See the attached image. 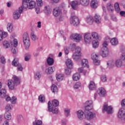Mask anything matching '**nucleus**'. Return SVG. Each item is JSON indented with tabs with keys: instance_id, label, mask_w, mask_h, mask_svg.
<instances>
[{
	"instance_id": "aec40b11",
	"label": "nucleus",
	"mask_w": 125,
	"mask_h": 125,
	"mask_svg": "<svg viewBox=\"0 0 125 125\" xmlns=\"http://www.w3.org/2000/svg\"><path fill=\"white\" fill-rule=\"evenodd\" d=\"M88 87L90 90H94V89L96 88V85L94 82L90 81L89 83Z\"/></svg>"
},
{
	"instance_id": "37998d69",
	"label": "nucleus",
	"mask_w": 125,
	"mask_h": 125,
	"mask_svg": "<svg viewBox=\"0 0 125 125\" xmlns=\"http://www.w3.org/2000/svg\"><path fill=\"white\" fill-rule=\"evenodd\" d=\"M92 45L94 48H96L98 47V45H99V43L98 42V41L97 40L93 41L92 42Z\"/></svg>"
},
{
	"instance_id": "ea45409f",
	"label": "nucleus",
	"mask_w": 125,
	"mask_h": 125,
	"mask_svg": "<svg viewBox=\"0 0 125 125\" xmlns=\"http://www.w3.org/2000/svg\"><path fill=\"white\" fill-rule=\"evenodd\" d=\"M39 100L41 103H43L45 102V97L43 95H41L39 96Z\"/></svg>"
},
{
	"instance_id": "f257e3e1",
	"label": "nucleus",
	"mask_w": 125,
	"mask_h": 125,
	"mask_svg": "<svg viewBox=\"0 0 125 125\" xmlns=\"http://www.w3.org/2000/svg\"><path fill=\"white\" fill-rule=\"evenodd\" d=\"M86 104L87 105L85 107L86 111V114H85V117L87 120H91L94 118L95 114H94L93 113L89 111L93 108V104L92 101L90 100L86 102Z\"/></svg>"
},
{
	"instance_id": "49530a36",
	"label": "nucleus",
	"mask_w": 125,
	"mask_h": 125,
	"mask_svg": "<svg viewBox=\"0 0 125 125\" xmlns=\"http://www.w3.org/2000/svg\"><path fill=\"white\" fill-rule=\"evenodd\" d=\"M52 105L54 106V107H57L59 105V102L57 100H54L52 101Z\"/></svg>"
},
{
	"instance_id": "4d7b16f0",
	"label": "nucleus",
	"mask_w": 125,
	"mask_h": 125,
	"mask_svg": "<svg viewBox=\"0 0 125 125\" xmlns=\"http://www.w3.org/2000/svg\"><path fill=\"white\" fill-rule=\"evenodd\" d=\"M31 38L32 41H36L38 40V37H37V36H36V35H35L34 33L31 34Z\"/></svg>"
},
{
	"instance_id": "6ab92c4d",
	"label": "nucleus",
	"mask_w": 125,
	"mask_h": 125,
	"mask_svg": "<svg viewBox=\"0 0 125 125\" xmlns=\"http://www.w3.org/2000/svg\"><path fill=\"white\" fill-rule=\"evenodd\" d=\"M78 118L80 120H83L84 117V113H83V110H79L77 112Z\"/></svg>"
},
{
	"instance_id": "9b49d317",
	"label": "nucleus",
	"mask_w": 125,
	"mask_h": 125,
	"mask_svg": "<svg viewBox=\"0 0 125 125\" xmlns=\"http://www.w3.org/2000/svg\"><path fill=\"white\" fill-rule=\"evenodd\" d=\"M7 85L9 89H10L11 90H13L14 87L16 86V85H15L13 81L11 80H9L8 81Z\"/></svg>"
},
{
	"instance_id": "58836bf2",
	"label": "nucleus",
	"mask_w": 125,
	"mask_h": 125,
	"mask_svg": "<svg viewBox=\"0 0 125 125\" xmlns=\"http://www.w3.org/2000/svg\"><path fill=\"white\" fill-rule=\"evenodd\" d=\"M114 7L115 9L116 12L119 13L120 11H121V8H120V4H119V3L116 2L114 4Z\"/></svg>"
},
{
	"instance_id": "5fc2aeb1",
	"label": "nucleus",
	"mask_w": 125,
	"mask_h": 125,
	"mask_svg": "<svg viewBox=\"0 0 125 125\" xmlns=\"http://www.w3.org/2000/svg\"><path fill=\"white\" fill-rule=\"evenodd\" d=\"M13 44L14 47H16V46L18 45V41L17 40V39H14L13 41Z\"/></svg>"
},
{
	"instance_id": "680f3d73",
	"label": "nucleus",
	"mask_w": 125,
	"mask_h": 125,
	"mask_svg": "<svg viewBox=\"0 0 125 125\" xmlns=\"http://www.w3.org/2000/svg\"><path fill=\"white\" fill-rule=\"evenodd\" d=\"M37 5L38 6H42V0H37Z\"/></svg>"
},
{
	"instance_id": "4be33fe9",
	"label": "nucleus",
	"mask_w": 125,
	"mask_h": 125,
	"mask_svg": "<svg viewBox=\"0 0 125 125\" xmlns=\"http://www.w3.org/2000/svg\"><path fill=\"white\" fill-rule=\"evenodd\" d=\"M123 116L125 117V109L124 108H121L119 110L118 112V118L121 119L123 118Z\"/></svg>"
},
{
	"instance_id": "052dcab7",
	"label": "nucleus",
	"mask_w": 125,
	"mask_h": 125,
	"mask_svg": "<svg viewBox=\"0 0 125 125\" xmlns=\"http://www.w3.org/2000/svg\"><path fill=\"white\" fill-rule=\"evenodd\" d=\"M64 52L66 55H68L69 54V49L67 47H64Z\"/></svg>"
},
{
	"instance_id": "f704fd0d",
	"label": "nucleus",
	"mask_w": 125,
	"mask_h": 125,
	"mask_svg": "<svg viewBox=\"0 0 125 125\" xmlns=\"http://www.w3.org/2000/svg\"><path fill=\"white\" fill-rule=\"evenodd\" d=\"M56 79L58 82H61L62 81H63V79H64V75L62 74L57 75Z\"/></svg>"
},
{
	"instance_id": "1a4fd4ad",
	"label": "nucleus",
	"mask_w": 125,
	"mask_h": 125,
	"mask_svg": "<svg viewBox=\"0 0 125 125\" xmlns=\"http://www.w3.org/2000/svg\"><path fill=\"white\" fill-rule=\"evenodd\" d=\"M71 39L79 42L82 40V35L78 33L73 34L71 36Z\"/></svg>"
},
{
	"instance_id": "2eb2a0df",
	"label": "nucleus",
	"mask_w": 125,
	"mask_h": 125,
	"mask_svg": "<svg viewBox=\"0 0 125 125\" xmlns=\"http://www.w3.org/2000/svg\"><path fill=\"white\" fill-rule=\"evenodd\" d=\"M97 92L100 96H105L106 94V91L104 88H99L97 91Z\"/></svg>"
},
{
	"instance_id": "f8f14e48",
	"label": "nucleus",
	"mask_w": 125,
	"mask_h": 125,
	"mask_svg": "<svg viewBox=\"0 0 125 125\" xmlns=\"http://www.w3.org/2000/svg\"><path fill=\"white\" fill-rule=\"evenodd\" d=\"M101 53L103 57H106V56H108V54H109V51L108 50V48H102Z\"/></svg>"
},
{
	"instance_id": "ddd939ff",
	"label": "nucleus",
	"mask_w": 125,
	"mask_h": 125,
	"mask_svg": "<svg viewBox=\"0 0 125 125\" xmlns=\"http://www.w3.org/2000/svg\"><path fill=\"white\" fill-rule=\"evenodd\" d=\"M53 14L55 17H57V16H59L60 14H61V10L59 9V7H57L53 9Z\"/></svg>"
},
{
	"instance_id": "6e6d98bb",
	"label": "nucleus",
	"mask_w": 125,
	"mask_h": 125,
	"mask_svg": "<svg viewBox=\"0 0 125 125\" xmlns=\"http://www.w3.org/2000/svg\"><path fill=\"white\" fill-rule=\"evenodd\" d=\"M42 122L41 120H38L36 123H33V125H42Z\"/></svg>"
},
{
	"instance_id": "cd10ccee",
	"label": "nucleus",
	"mask_w": 125,
	"mask_h": 125,
	"mask_svg": "<svg viewBox=\"0 0 125 125\" xmlns=\"http://www.w3.org/2000/svg\"><path fill=\"white\" fill-rule=\"evenodd\" d=\"M78 2L77 0H74L71 2L70 5L73 8V9L76 10L77 9V6L78 5Z\"/></svg>"
},
{
	"instance_id": "c756f323",
	"label": "nucleus",
	"mask_w": 125,
	"mask_h": 125,
	"mask_svg": "<svg viewBox=\"0 0 125 125\" xmlns=\"http://www.w3.org/2000/svg\"><path fill=\"white\" fill-rule=\"evenodd\" d=\"M36 7V1L31 0L29 3L28 8L29 9H33Z\"/></svg>"
},
{
	"instance_id": "c03bdc74",
	"label": "nucleus",
	"mask_w": 125,
	"mask_h": 125,
	"mask_svg": "<svg viewBox=\"0 0 125 125\" xmlns=\"http://www.w3.org/2000/svg\"><path fill=\"white\" fill-rule=\"evenodd\" d=\"M35 78L36 80H40L42 78L41 72L37 71L35 74Z\"/></svg>"
},
{
	"instance_id": "864d4df0",
	"label": "nucleus",
	"mask_w": 125,
	"mask_h": 125,
	"mask_svg": "<svg viewBox=\"0 0 125 125\" xmlns=\"http://www.w3.org/2000/svg\"><path fill=\"white\" fill-rule=\"evenodd\" d=\"M17 100V98L16 97L13 96L12 98L11 99V102L12 104H15L16 103V101Z\"/></svg>"
},
{
	"instance_id": "bf43d9fd",
	"label": "nucleus",
	"mask_w": 125,
	"mask_h": 125,
	"mask_svg": "<svg viewBox=\"0 0 125 125\" xmlns=\"http://www.w3.org/2000/svg\"><path fill=\"white\" fill-rule=\"evenodd\" d=\"M12 108V105L10 104L7 105L5 107V109L7 111V112H8V111H10V110H11Z\"/></svg>"
},
{
	"instance_id": "0e129e2a",
	"label": "nucleus",
	"mask_w": 125,
	"mask_h": 125,
	"mask_svg": "<svg viewBox=\"0 0 125 125\" xmlns=\"http://www.w3.org/2000/svg\"><path fill=\"white\" fill-rule=\"evenodd\" d=\"M31 58V55H27L25 57V61H29Z\"/></svg>"
},
{
	"instance_id": "338daca9",
	"label": "nucleus",
	"mask_w": 125,
	"mask_h": 125,
	"mask_svg": "<svg viewBox=\"0 0 125 125\" xmlns=\"http://www.w3.org/2000/svg\"><path fill=\"white\" fill-rule=\"evenodd\" d=\"M0 60L2 64H4L5 63V59L4 58V57H1Z\"/></svg>"
},
{
	"instance_id": "a19ab883",
	"label": "nucleus",
	"mask_w": 125,
	"mask_h": 125,
	"mask_svg": "<svg viewBox=\"0 0 125 125\" xmlns=\"http://www.w3.org/2000/svg\"><path fill=\"white\" fill-rule=\"evenodd\" d=\"M22 7H23V8H24L25 9H26V8H28V7H29V6L28 5V1H27V0H23Z\"/></svg>"
},
{
	"instance_id": "a878e982",
	"label": "nucleus",
	"mask_w": 125,
	"mask_h": 125,
	"mask_svg": "<svg viewBox=\"0 0 125 125\" xmlns=\"http://www.w3.org/2000/svg\"><path fill=\"white\" fill-rule=\"evenodd\" d=\"M72 78L73 81L77 82V81H79L80 79H81V74H80L79 73H75L73 74Z\"/></svg>"
},
{
	"instance_id": "a211bd4d",
	"label": "nucleus",
	"mask_w": 125,
	"mask_h": 125,
	"mask_svg": "<svg viewBox=\"0 0 125 125\" xmlns=\"http://www.w3.org/2000/svg\"><path fill=\"white\" fill-rule=\"evenodd\" d=\"M90 5L92 8H97L98 6V1H97V0H92Z\"/></svg>"
},
{
	"instance_id": "72a5a7b5",
	"label": "nucleus",
	"mask_w": 125,
	"mask_h": 125,
	"mask_svg": "<svg viewBox=\"0 0 125 125\" xmlns=\"http://www.w3.org/2000/svg\"><path fill=\"white\" fill-rule=\"evenodd\" d=\"M0 96L1 98H4L6 96V90L4 89H2L0 91Z\"/></svg>"
},
{
	"instance_id": "423d86ee",
	"label": "nucleus",
	"mask_w": 125,
	"mask_h": 125,
	"mask_svg": "<svg viewBox=\"0 0 125 125\" xmlns=\"http://www.w3.org/2000/svg\"><path fill=\"white\" fill-rule=\"evenodd\" d=\"M103 112L105 113L106 112L107 114L113 113V107L112 106H108V104H104L103 107Z\"/></svg>"
},
{
	"instance_id": "2f4dec72",
	"label": "nucleus",
	"mask_w": 125,
	"mask_h": 125,
	"mask_svg": "<svg viewBox=\"0 0 125 125\" xmlns=\"http://www.w3.org/2000/svg\"><path fill=\"white\" fill-rule=\"evenodd\" d=\"M47 63L48 65L52 66V65L54 64V60L53 58H50V57H49L47 59Z\"/></svg>"
},
{
	"instance_id": "f03ea898",
	"label": "nucleus",
	"mask_w": 125,
	"mask_h": 125,
	"mask_svg": "<svg viewBox=\"0 0 125 125\" xmlns=\"http://www.w3.org/2000/svg\"><path fill=\"white\" fill-rule=\"evenodd\" d=\"M70 23L71 25L77 27L80 24V19L76 16H71L70 18Z\"/></svg>"
},
{
	"instance_id": "9d476101",
	"label": "nucleus",
	"mask_w": 125,
	"mask_h": 125,
	"mask_svg": "<svg viewBox=\"0 0 125 125\" xmlns=\"http://www.w3.org/2000/svg\"><path fill=\"white\" fill-rule=\"evenodd\" d=\"M51 103H50V101H49L48 103V109L49 112H52L53 114H58V109L55 107L53 108V107H51Z\"/></svg>"
},
{
	"instance_id": "412c9836",
	"label": "nucleus",
	"mask_w": 125,
	"mask_h": 125,
	"mask_svg": "<svg viewBox=\"0 0 125 125\" xmlns=\"http://www.w3.org/2000/svg\"><path fill=\"white\" fill-rule=\"evenodd\" d=\"M95 21L97 24H100L101 23L102 19L101 17L99 16V15L95 14L94 17Z\"/></svg>"
},
{
	"instance_id": "774afa93",
	"label": "nucleus",
	"mask_w": 125,
	"mask_h": 125,
	"mask_svg": "<svg viewBox=\"0 0 125 125\" xmlns=\"http://www.w3.org/2000/svg\"><path fill=\"white\" fill-rule=\"evenodd\" d=\"M101 80L102 81V82H106V81H107V78H106V76H103L101 77Z\"/></svg>"
},
{
	"instance_id": "de8ad7c7",
	"label": "nucleus",
	"mask_w": 125,
	"mask_h": 125,
	"mask_svg": "<svg viewBox=\"0 0 125 125\" xmlns=\"http://www.w3.org/2000/svg\"><path fill=\"white\" fill-rule=\"evenodd\" d=\"M3 45L5 47V48H8L10 46V44L7 41H4L3 42Z\"/></svg>"
},
{
	"instance_id": "7ed1b4c3",
	"label": "nucleus",
	"mask_w": 125,
	"mask_h": 125,
	"mask_svg": "<svg viewBox=\"0 0 125 125\" xmlns=\"http://www.w3.org/2000/svg\"><path fill=\"white\" fill-rule=\"evenodd\" d=\"M23 42L26 48L30 47V37L28 33H24L23 35Z\"/></svg>"
},
{
	"instance_id": "4468645a",
	"label": "nucleus",
	"mask_w": 125,
	"mask_h": 125,
	"mask_svg": "<svg viewBox=\"0 0 125 125\" xmlns=\"http://www.w3.org/2000/svg\"><path fill=\"white\" fill-rule=\"evenodd\" d=\"M84 42L87 43L90 42L91 41V35L89 33H85L84 36Z\"/></svg>"
},
{
	"instance_id": "473e14b6",
	"label": "nucleus",
	"mask_w": 125,
	"mask_h": 125,
	"mask_svg": "<svg viewBox=\"0 0 125 125\" xmlns=\"http://www.w3.org/2000/svg\"><path fill=\"white\" fill-rule=\"evenodd\" d=\"M110 43L112 45H117L119 43V41L117 38H114L110 40Z\"/></svg>"
},
{
	"instance_id": "69168bd1",
	"label": "nucleus",
	"mask_w": 125,
	"mask_h": 125,
	"mask_svg": "<svg viewBox=\"0 0 125 125\" xmlns=\"http://www.w3.org/2000/svg\"><path fill=\"white\" fill-rule=\"evenodd\" d=\"M108 46V43H107V42H104L103 43V47L102 48H105V47H107Z\"/></svg>"
},
{
	"instance_id": "c9c22d12",
	"label": "nucleus",
	"mask_w": 125,
	"mask_h": 125,
	"mask_svg": "<svg viewBox=\"0 0 125 125\" xmlns=\"http://www.w3.org/2000/svg\"><path fill=\"white\" fill-rule=\"evenodd\" d=\"M51 89L53 93H56L57 92H58V88H57V86L55 84L52 85Z\"/></svg>"
},
{
	"instance_id": "3c124183",
	"label": "nucleus",
	"mask_w": 125,
	"mask_h": 125,
	"mask_svg": "<svg viewBox=\"0 0 125 125\" xmlns=\"http://www.w3.org/2000/svg\"><path fill=\"white\" fill-rule=\"evenodd\" d=\"M70 109L69 108L64 109V114L66 117H68L70 115Z\"/></svg>"
},
{
	"instance_id": "6e6552de",
	"label": "nucleus",
	"mask_w": 125,
	"mask_h": 125,
	"mask_svg": "<svg viewBox=\"0 0 125 125\" xmlns=\"http://www.w3.org/2000/svg\"><path fill=\"white\" fill-rule=\"evenodd\" d=\"M22 12H23V7H22V6H21L19 7V10H17L15 12H14L13 14L14 19H19L20 15Z\"/></svg>"
},
{
	"instance_id": "a18cd8bd",
	"label": "nucleus",
	"mask_w": 125,
	"mask_h": 125,
	"mask_svg": "<svg viewBox=\"0 0 125 125\" xmlns=\"http://www.w3.org/2000/svg\"><path fill=\"white\" fill-rule=\"evenodd\" d=\"M13 28V27L12 26V24H11V23H8L7 29L9 33H11V32H12Z\"/></svg>"
},
{
	"instance_id": "f3484780",
	"label": "nucleus",
	"mask_w": 125,
	"mask_h": 125,
	"mask_svg": "<svg viewBox=\"0 0 125 125\" xmlns=\"http://www.w3.org/2000/svg\"><path fill=\"white\" fill-rule=\"evenodd\" d=\"M13 82L16 86L18 85V84H20V79L16 75L13 76Z\"/></svg>"
},
{
	"instance_id": "e433bc0d",
	"label": "nucleus",
	"mask_w": 125,
	"mask_h": 125,
	"mask_svg": "<svg viewBox=\"0 0 125 125\" xmlns=\"http://www.w3.org/2000/svg\"><path fill=\"white\" fill-rule=\"evenodd\" d=\"M115 63H116V66L118 68H120V67H122V66L123 65V62H122V60L121 59H118L116 60Z\"/></svg>"
},
{
	"instance_id": "20e7f679",
	"label": "nucleus",
	"mask_w": 125,
	"mask_h": 125,
	"mask_svg": "<svg viewBox=\"0 0 125 125\" xmlns=\"http://www.w3.org/2000/svg\"><path fill=\"white\" fill-rule=\"evenodd\" d=\"M81 49L80 47H77L75 49V52L73 55V59L74 60H79L82 56L81 53Z\"/></svg>"
},
{
	"instance_id": "09e8293b",
	"label": "nucleus",
	"mask_w": 125,
	"mask_h": 125,
	"mask_svg": "<svg viewBox=\"0 0 125 125\" xmlns=\"http://www.w3.org/2000/svg\"><path fill=\"white\" fill-rule=\"evenodd\" d=\"M92 37L93 38V39H95L96 40H97L99 39V37L98 36V34L96 32H93L92 33Z\"/></svg>"
},
{
	"instance_id": "393cba45",
	"label": "nucleus",
	"mask_w": 125,
	"mask_h": 125,
	"mask_svg": "<svg viewBox=\"0 0 125 125\" xmlns=\"http://www.w3.org/2000/svg\"><path fill=\"white\" fill-rule=\"evenodd\" d=\"M82 66L83 67H87V68H89V65H88V61L85 59L82 60Z\"/></svg>"
},
{
	"instance_id": "79ce46f5",
	"label": "nucleus",
	"mask_w": 125,
	"mask_h": 125,
	"mask_svg": "<svg viewBox=\"0 0 125 125\" xmlns=\"http://www.w3.org/2000/svg\"><path fill=\"white\" fill-rule=\"evenodd\" d=\"M107 8L108 11H112L114 10V7L113 6V5L110 3L107 4Z\"/></svg>"
},
{
	"instance_id": "0eeeda50",
	"label": "nucleus",
	"mask_w": 125,
	"mask_h": 125,
	"mask_svg": "<svg viewBox=\"0 0 125 125\" xmlns=\"http://www.w3.org/2000/svg\"><path fill=\"white\" fill-rule=\"evenodd\" d=\"M13 66L17 67L18 71H23V67L21 64L18 62V58H15L12 62Z\"/></svg>"
},
{
	"instance_id": "8fccbe9b",
	"label": "nucleus",
	"mask_w": 125,
	"mask_h": 125,
	"mask_svg": "<svg viewBox=\"0 0 125 125\" xmlns=\"http://www.w3.org/2000/svg\"><path fill=\"white\" fill-rule=\"evenodd\" d=\"M71 70H72V68H69L68 67L67 68L65 69V74L67 75H71Z\"/></svg>"
},
{
	"instance_id": "5701e85b",
	"label": "nucleus",
	"mask_w": 125,
	"mask_h": 125,
	"mask_svg": "<svg viewBox=\"0 0 125 125\" xmlns=\"http://www.w3.org/2000/svg\"><path fill=\"white\" fill-rule=\"evenodd\" d=\"M8 36L7 32H2L0 30V41H2V39H5L7 38Z\"/></svg>"
},
{
	"instance_id": "13d9d810",
	"label": "nucleus",
	"mask_w": 125,
	"mask_h": 125,
	"mask_svg": "<svg viewBox=\"0 0 125 125\" xmlns=\"http://www.w3.org/2000/svg\"><path fill=\"white\" fill-rule=\"evenodd\" d=\"M107 65H109L110 66L111 68H113V67L115 65V62H113L112 61H109L108 62H107Z\"/></svg>"
},
{
	"instance_id": "bb28decb",
	"label": "nucleus",
	"mask_w": 125,
	"mask_h": 125,
	"mask_svg": "<svg viewBox=\"0 0 125 125\" xmlns=\"http://www.w3.org/2000/svg\"><path fill=\"white\" fill-rule=\"evenodd\" d=\"M80 3L83 6H87L89 4V0H80Z\"/></svg>"
},
{
	"instance_id": "7c9ffc66",
	"label": "nucleus",
	"mask_w": 125,
	"mask_h": 125,
	"mask_svg": "<svg viewBox=\"0 0 125 125\" xmlns=\"http://www.w3.org/2000/svg\"><path fill=\"white\" fill-rule=\"evenodd\" d=\"M55 71V67L54 66H52L48 68V69L46 70V73L47 74L50 75L51 74H52V73H53V72Z\"/></svg>"
},
{
	"instance_id": "4c0bfd02",
	"label": "nucleus",
	"mask_w": 125,
	"mask_h": 125,
	"mask_svg": "<svg viewBox=\"0 0 125 125\" xmlns=\"http://www.w3.org/2000/svg\"><path fill=\"white\" fill-rule=\"evenodd\" d=\"M4 118L6 120H11V114L7 111L4 114Z\"/></svg>"
},
{
	"instance_id": "e2e57ef3",
	"label": "nucleus",
	"mask_w": 125,
	"mask_h": 125,
	"mask_svg": "<svg viewBox=\"0 0 125 125\" xmlns=\"http://www.w3.org/2000/svg\"><path fill=\"white\" fill-rule=\"evenodd\" d=\"M60 1V0H51V3L54 4L55 3H58Z\"/></svg>"
},
{
	"instance_id": "39448f33",
	"label": "nucleus",
	"mask_w": 125,
	"mask_h": 125,
	"mask_svg": "<svg viewBox=\"0 0 125 125\" xmlns=\"http://www.w3.org/2000/svg\"><path fill=\"white\" fill-rule=\"evenodd\" d=\"M91 58L93 61V63L95 65L97 66L100 65V60H99V57L95 53H93L91 55Z\"/></svg>"
},
{
	"instance_id": "b1692460",
	"label": "nucleus",
	"mask_w": 125,
	"mask_h": 125,
	"mask_svg": "<svg viewBox=\"0 0 125 125\" xmlns=\"http://www.w3.org/2000/svg\"><path fill=\"white\" fill-rule=\"evenodd\" d=\"M86 21L89 25H92L93 23V18L91 16H88L86 19Z\"/></svg>"
},
{
	"instance_id": "dca6fc26",
	"label": "nucleus",
	"mask_w": 125,
	"mask_h": 125,
	"mask_svg": "<svg viewBox=\"0 0 125 125\" xmlns=\"http://www.w3.org/2000/svg\"><path fill=\"white\" fill-rule=\"evenodd\" d=\"M66 64L67 68H69V69H73L74 63L71 59H68L66 61Z\"/></svg>"
},
{
	"instance_id": "603ef678",
	"label": "nucleus",
	"mask_w": 125,
	"mask_h": 125,
	"mask_svg": "<svg viewBox=\"0 0 125 125\" xmlns=\"http://www.w3.org/2000/svg\"><path fill=\"white\" fill-rule=\"evenodd\" d=\"M81 83L80 82H77L74 85V88L76 89H78V88H79V87H81Z\"/></svg>"
},
{
	"instance_id": "c85d7f7f",
	"label": "nucleus",
	"mask_w": 125,
	"mask_h": 125,
	"mask_svg": "<svg viewBox=\"0 0 125 125\" xmlns=\"http://www.w3.org/2000/svg\"><path fill=\"white\" fill-rule=\"evenodd\" d=\"M44 11L46 15H48L51 13V8L49 7V6H46L44 7Z\"/></svg>"
}]
</instances>
